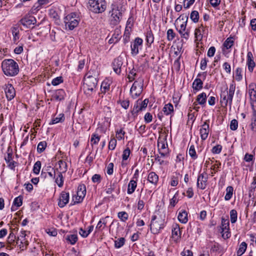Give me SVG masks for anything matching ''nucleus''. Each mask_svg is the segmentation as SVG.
<instances>
[{
    "mask_svg": "<svg viewBox=\"0 0 256 256\" xmlns=\"http://www.w3.org/2000/svg\"><path fill=\"white\" fill-rule=\"evenodd\" d=\"M110 89V84L107 82H103L101 85V90L102 92H106Z\"/></svg>",
    "mask_w": 256,
    "mask_h": 256,
    "instance_id": "60",
    "label": "nucleus"
},
{
    "mask_svg": "<svg viewBox=\"0 0 256 256\" xmlns=\"http://www.w3.org/2000/svg\"><path fill=\"white\" fill-rule=\"evenodd\" d=\"M1 66L4 73L7 76H15L19 72L18 64L12 59L4 60Z\"/></svg>",
    "mask_w": 256,
    "mask_h": 256,
    "instance_id": "2",
    "label": "nucleus"
},
{
    "mask_svg": "<svg viewBox=\"0 0 256 256\" xmlns=\"http://www.w3.org/2000/svg\"><path fill=\"white\" fill-rule=\"evenodd\" d=\"M86 194V188L84 184H80L78 188L76 201L74 202L75 203H79L82 201L84 197Z\"/></svg>",
    "mask_w": 256,
    "mask_h": 256,
    "instance_id": "14",
    "label": "nucleus"
},
{
    "mask_svg": "<svg viewBox=\"0 0 256 256\" xmlns=\"http://www.w3.org/2000/svg\"><path fill=\"white\" fill-rule=\"evenodd\" d=\"M5 93L6 97L8 100H10L14 98L16 96V92L14 86L12 84H8L5 85Z\"/></svg>",
    "mask_w": 256,
    "mask_h": 256,
    "instance_id": "15",
    "label": "nucleus"
},
{
    "mask_svg": "<svg viewBox=\"0 0 256 256\" xmlns=\"http://www.w3.org/2000/svg\"><path fill=\"white\" fill-rule=\"evenodd\" d=\"M114 164L110 162L108 164L107 166L106 172L108 174L111 175L113 173Z\"/></svg>",
    "mask_w": 256,
    "mask_h": 256,
    "instance_id": "61",
    "label": "nucleus"
},
{
    "mask_svg": "<svg viewBox=\"0 0 256 256\" xmlns=\"http://www.w3.org/2000/svg\"><path fill=\"white\" fill-rule=\"evenodd\" d=\"M36 22V18L31 16H26L20 20V23L26 28H30L31 25L34 24Z\"/></svg>",
    "mask_w": 256,
    "mask_h": 256,
    "instance_id": "17",
    "label": "nucleus"
},
{
    "mask_svg": "<svg viewBox=\"0 0 256 256\" xmlns=\"http://www.w3.org/2000/svg\"><path fill=\"white\" fill-rule=\"evenodd\" d=\"M56 170L58 172L56 178L55 177V182L58 184V187L61 188L64 184V178L61 172H59L58 168H56Z\"/></svg>",
    "mask_w": 256,
    "mask_h": 256,
    "instance_id": "25",
    "label": "nucleus"
},
{
    "mask_svg": "<svg viewBox=\"0 0 256 256\" xmlns=\"http://www.w3.org/2000/svg\"><path fill=\"white\" fill-rule=\"evenodd\" d=\"M125 242V239L124 238H118L114 242V246L116 248H120L122 247Z\"/></svg>",
    "mask_w": 256,
    "mask_h": 256,
    "instance_id": "44",
    "label": "nucleus"
},
{
    "mask_svg": "<svg viewBox=\"0 0 256 256\" xmlns=\"http://www.w3.org/2000/svg\"><path fill=\"white\" fill-rule=\"evenodd\" d=\"M180 20L183 22L182 23L180 24V28L179 29L177 28L178 32H182V30H186V27L188 20V15L184 14H181L179 18L176 19V22H178V21H180Z\"/></svg>",
    "mask_w": 256,
    "mask_h": 256,
    "instance_id": "19",
    "label": "nucleus"
},
{
    "mask_svg": "<svg viewBox=\"0 0 256 256\" xmlns=\"http://www.w3.org/2000/svg\"><path fill=\"white\" fill-rule=\"evenodd\" d=\"M158 148L159 154L162 158L169 156V148L166 141V136L164 138L159 136L158 140Z\"/></svg>",
    "mask_w": 256,
    "mask_h": 256,
    "instance_id": "6",
    "label": "nucleus"
},
{
    "mask_svg": "<svg viewBox=\"0 0 256 256\" xmlns=\"http://www.w3.org/2000/svg\"><path fill=\"white\" fill-rule=\"evenodd\" d=\"M146 40L147 42L150 44L154 42V37L151 30L147 32L146 34Z\"/></svg>",
    "mask_w": 256,
    "mask_h": 256,
    "instance_id": "43",
    "label": "nucleus"
},
{
    "mask_svg": "<svg viewBox=\"0 0 256 256\" xmlns=\"http://www.w3.org/2000/svg\"><path fill=\"white\" fill-rule=\"evenodd\" d=\"M238 213L236 210H232L230 211V218L232 224H234L236 222Z\"/></svg>",
    "mask_w": 256,
    "mask_h": 256,
    "instance_id": "41",
    "label": "nucleus"
},
{
    "mask_svg": "<svg viewBox=\"0 0 256 256\" xmlns=\"http://www.w3.org/2000/svg\"><path fill=\"white\" fill-rule=\"evenodd\" d=\"M100 140V136L96 134H93L90 138L92 145L98 144Z\"/></svg>",
    "mask_w": 256,
    "mask_h": 256,
    "instance_id": "47",
    "label": "nucleus"
},
{
    "mask_svg": "<svg viewBox=\"0 0 256 256\" xmlns=\"http://www.w3.org/2000/svg\"><path fill=\"white\" fill-rule=\"evenodd\" d=\"M195 0H184V8H188L190 7L194 2Z\"/></svg>",
    "mask_w": 256,
    "mask_h": 256,
    "instance_id": "62",
    "label": "nucleus"
},
{
    "mask_svg": "<svg viewBox=\"0 0 256 256\" xmlns=\"http://www.w3.org/2000/svg\"><path fill=\"white\" fill-rule=\"evenodd\" d=\"M178 220L183 224H186L188 220V214L186 210L180 212L178 215Z\"/></svg>",
    "mask_w": 256,
    "mask_h": 256,
    "instance_id": "30",
    "label": "nucleus"
},
{
    "mask_svg": "<svg viewBox=\"0 0 256 256\" xmlns=\"http://www.w3.org/2000/svg\"><path fill=\"white\" fill-rule=\"evenodd\" d=\"M247 248V244L245 242H242L239 246L238 250L237 251L238 256H241L246 250Z\"/></svg>",
    "mask_w": 256,
    "mask_h": 256,
    "instance_id": "37",
    "label": "nucleus"
},
{
    "mask_svg": "<svg viewBox=\"0 0 256 256\" xmlns=\"http://www.w3.org/2000/svg\"><path fill=\"white\" fill-rule=\"evenodd\" d=\"M16 244H18L20 248H23L24 245L25 244L26 246L28 245V242L26 240L25 238H22L20 236L18 238V240L16 241Z\"/></svg>",
    "mask_w": 256,
    "mask_h": 256,
    "instance_id": "38",
    "label": "nucleus"
},
{
    "mask_svg": "<svg viewBox=\"0 0 256 256\" xmlns=\"http://www.w3.org/2000/svg\"><path fill=\"white\" fill-rule=\"evenodd\" d=\"M88 8L96 14L103 12L106 9L104 0H88Z\"/></svg>",
    "mask_w": 256,
    "mask_h": 256,
    "instance_id": "5",
    "label": "nucleus"
},
{
    "mask_svg": "<svg viewBox=\"0 0 256 256\" xmlns=\"http://www.w3.org/2000/svg\"><path fill=\"white\" fill-rule=\"evenodd\" d=\"M47 146V143L46 141H42L38 143L37 146V151L39 154L42 152Z\"/></svg>",
    "mask_w": 256,
    "mask_h": 256,
    "instance_id": "39",
    "label": "nucleus"
},
{
    "mask_svg": "<svg viewBox=\"0 0 256 256\" xmlns=\"http://www.w3.org/2000/svg\"><path fill=\"white\" fill-rule=\"evenodd\" d=\"M248 92L250 100L254 102H256V90L254 88H250Z\"/></svg>",
    "mask_w": 256,
    "mask_h": 256,
    "instance_id": "51",
    "label": "nucleus"
},
{
    "mask_svg": "<svg viewBox=\"0 0 256 256\" xmlns=\"http://www.w3.org/2000/svg\"><path fill=\"white\" fill-rule=\"evenodd\" d=\"M252 116L251 118L250 128L254 132H256V106L252 105Z\"/></svg>",
    "mask_w": 256,
    "mask_h": 256,
    "instance_id": "22",
    "label": "nucleus"
},
{
    "mask_svg": "<svg viewBox=\"0 0 256 256\" xmlns=\"http://www.w3.org/2000/svg\"><path fill=\"white\" fill-rule=\"evenodd\" d=\"M148 102V99H145L143 101L140 99L138 100L134 104L133 110L131 111L132 116L134 118L136 117L138 112L146 108Z\"/></svg>",
    "mask_w": 256,
    "mask_h": 256,
    "instance_id": "10",
    "label": "nucleus"
},
{
    "mask_svg": "<svg viewBox=\"0 0 256 256\" xmlns=\"http://www.w3.org/2000/svg\"><path fill=\"white\" fill-rule=\"evenodd\" d=\"M175 36V33L172 29H169L167 31V38L168 40H172Z\"/></svg>",
    "mask_w": 256,
    "mask_h": 256,
    "instance_id": "56",
    "label": "nucleus"
},
{
    "mask_svg": "<svg viewBox=\"0 0 256 256\" xmlns=\"http://www.w3.org/2000/svg\"><path fill=\"white\" fill-rule=\"evenodd\" d=\"M246 65L249 72H252L256 66V64L254 60L253 55L251 52H248L247 54Z\"/></svg>",
    "mask_w": 256,
    "mask_h": 256,
    "instance_id": "20",
    "label": "nucleus"
},
{
    "mask_svg": "<svg viewBox=\"0 0 256 256\" xmlns=\"http://www.w3.org/2000/svg\"><path fill=\"white\" fill-rule=\"evenodd\" d=\"M216 52V48L214 46H211L208 50L207 55L209 57L213 56Z\"/></svg>",
    "mask_w": 256,
    "mask_h": 256,
    "instance_id": "64",
    "label": "nucleus"
},
{
    "mask_svg": "<svg viewBox=\"0 0 256 256\" xmlns=\"http://www.w3.org/2000/svg\"><path fill=\"white\" fill-rule=\"evenodd\" d=\"M190 19L194 22H197L199 20V14L196 10H193L190 14Z\"/></svg>",
    "mask_w": 256,
    "mask_h": 256,
    "instance_id": "42",
    "label": "nucleus"
},
{
    "mask_svg": "<svg viewBox=\"0 0 256 256\" xmlns=\"http://www.w3.org/2000/svg\"><path fill=\"white\" fill-rule=\"evenodd\" d=\"M109 220H111V218L109 216L101 218L97 224L96 229L98 231H102L106 226L108 221Z\"/></svg>",
    "mask_w": 256,
    "mask_h": 256,
    "instance_id": "21",
    "label": "nucleus"
},
{
    "mask_svg": "<svg viewBox=\"0 0 256 256\" xmlns=\"http://www.w3.org/2000/svg\"><path fill=\"white\" fill-rule=\"evenodd\" d=\"M118 217L122 221L126 222L128 218V214L125 212H120L118 213Z\"/></svg>",
    "mask_w": 256,
    "mask_h": 256,
    "instance_id": "49",
    "label": "nucleus"
},
{
    "mask_svg": "<svg viewBox=\"0 0 256 256\" xmlns=\"http://www.w3.org/2000/svg\"><path fill=\"white\" fill-rule=\"evenodd\" d=\"M137 186V183L136 182V180H132L128 184V194H132L136 188Z\"/></svg>",
    "mask_w": 256,
    "mask_h": 256,
    "instance_id": "28",
    "label": "nucleus"
},
{
    "mask_svg": "<svg viewBox=\"0 0 256 256\" xmlns=\"http://www.w3.org/2000/svg\"><path fill=\"white\" fill-rule=\"evenodd\" d=\"M229 226V220L228 219H226L224 218H222L221 226L220 227L222 230L221 232L222 233L225 230H230Z\"/></svg>",
    "mask_w": 256,
    "mask_h": 256,
    "instance_id": "26",
    "label": "nucleus"
},
{
    "mask_svg": "<svg viewBox=\"0 0 256 256\" xmlns=\"http://www.w3.org/2000/svg\"><path fill=\"white\" fill-rule=\"evenodd\" d=\"M92 181L94 182L100 183L101 181V176L98 174H95L92 177Z\"/></svg>",
    "mask_w": 256,
    "mask_h": 256,
    "instance_id": "63",
    "label": "nucleus"
},
{
    "mask_svg": "<svg viewBox=\"0 0 256 256\" xmlns=\"http://www.w3.org/2000/svg\"><path fill=\"white\" fill-rule=\"evenodd\" d=\"M202 81L198 78L194 80L192 83V88L196 90H200L202 88Z\"/></svg>",
    "mask_w": 256,
    "mask_h": 256,
    "instance_id": "27",
    "label": "nucleus"
},
{
    "mask_svg": "<svg viewBox=\"0 0 256 256\" xmlns=\"http://www.w3.org/2000/svg\"><path fill=\"white\" fill-rule=\"evenodd\" d=\"M143 40L141 38H136L133 42L131 44V54L135 56L138 53L139 48L142 46Z\"/></svg>",
    "mask_w": 256,
    "mask_h": 256,
    "instance_id": "11",
    "label": "nucleus"
},
{
    "mask_svg": "<svg viewBox=\"0 0 256 256\" xmlns=\"http://www.w3.org/2000/svg\"><path fill=\"white\" fill-rule=\"evenodd\" d=\"M208 178V176L206 173L200 174L197 179V186L201 190H204L206 186V182Z\"/></svg>",
    "mask_w": 256,
    "mask_h": 256,
    "instance_id": "12",
    "label": "nucleus"
},
{
    "mask_svg": "<svg viewBox=\"0 0 256 256\" xmlns=\"http://www.w3.org/2000/svg\"><path fill=\"white\" fill-rule=\"evenodd\" d=\"M4 159L7 164H8V162L12 160V150H10L9 149L8 150L7 156H5Z\"/></svg>",
    "mask_w": 256,
    "mask_h": 256,
    "instance_id": "59",
    "label": "nucleus"
},
{
    "mask_svg": "<svg viewBox=\"0 0 256 256\" xmlns=\"http://www.w3.org/2000/svg\"><path fill=\"white\" fill-rule=\"evenodd\" d=\"M236 90V84L233 80L230 86V88L228 90V88L222 92L220 94V102L224 104V106H226L228 104L231 106L232 104V98Z\"/></svg>",
    "mask_w": 256,
    "mask_h": 256,
    "instance_id": "3",
    "label": "nucleus"
},
{
    "mask_svg": "<svg viewBox=\"0 0 256 256\" xmlns=\"http://www.w3.org/2000/svg\"><path fill=\"white\" fill-rule=\"evenodd\" d=\"M234 188L232 186H228L226 188V194L224 196L226 200H230L233 194Z\"/></svg>",
    "mask_w": 256,
    "mask_h": 256,
    "instance_id": "36",
    "label": "nucleus"
},
{
    "mask_svg": "<svg viewBox=\"0 0 256 256\" xmlns=\"http://www.w3.org/2000/svg\"><path fill=\"white\" fill-rule=\"evenodd\" d=\"M63 82V78L62 76H58L52 80V84L53 86H57Z\"/></svg>",
    "mask_w": 256,
    "mask_h": 256,
    "instance_id": "52",
    "label": "nucleus"
},
{
    "mask_svg": "<svg viewBox=\"0 0 256 256\" xmlns=\"http://www.w3.org/2000/svg\"><path fill=\"white\" fill-rule=\"evenodd\" d=\"M78 236L76 234H68L66 236V240L71 244H74L78 241Z\"/></svg>",
    "mask_w": 256,
    "mask_h": 256,
    "instance_id": "31",
    "label": "nucleus"
},
{
    "mask_svg": "<svg viewBox=\"0 0 256 256\" xmlns=\"http://www.w3.org/2000/svg\"><path fill=\"white\" fill-rule=\"evenodd\" d=\"M58 164L59 166L58 170H60L59 172L62 174L66 172L68 170V166L66 162L62 160H60L58 162Z\"/></svg>",
    "mask_w": 256,
    "mask_h": 256,
    "instance_id": "32",
    "label": "nucleus"
},
{
    "mask_svg": "<svg viewBox=\"0 0 256 256\" xmlns=\"http://www.w3.org/2000/svg\"><path fill=\"white\" fill-rule=\"evenodd\" d=\"M188 154L193 160H196L198 156L196 155V152L194 145H191L190 146L188 150Z\"/></svg>",
    "mask_w": 256,
    "mask_h": 256,
    "instance_id": "40",
    "label": "nucleus"
},
{
    "mask_svg": "<svg viewBox=\"0 0 256 256\" xmlns=\"http://www.w3.org/2000/svg\"><path fill=\"white\" fill-rule=\"evenodd\" d=\"M65 25L70 30H72L76 27L79 23L78 18L76 13H72L66 16L64 18Z\"/></svg>",
    "mask_w": 256,
    "mask_h": 256,
    "instance_id": "9",
    "label": "nucleus"
},
{
    "mask_svg": "<svg viewBox=\"0 0 256 256\" xmlns=\"http://www.w3.org/2000/svg\"><path fill=\"white\" fill-rule=\"evenodd\" d=\"M116 146V140L115 138L110 140L108 144V148L110 150H114Z\"/></svg>",
    "mask_w": 256,
    "mask_h": 256,
    "instance_id": "53",
    "label": "nucleus"
},
{
    "mask_svg": "<svg viewBox=\"0 0 256 256\" xmlns=\"http://www.w3.org/2000/svg\"><path fill=\"white\" fill-rule=\"evenodd\" d=\"M122 6L116 3H114L111 5V13L110 23L112 25L118 24L122 18Z\"/></svg>",
    "mask_w": 256,
    "mask_h": 256,
    "instance_id": "4",
    "label": "nucleus"
},
{
    "mask_svg": "<svg viewBox=\"0 0 256 256\" xmlns=\"http://www.w3.org/2000/svg\"><path fill=\"white\" fill-rule=\"evenodd\" d=\"M164 226V220L161 218H158L156 216H153L150 224V230L152 233L157 234Z\"/></svg>",
    "mask_w": 256,
    "mask_h": 256,
    "instance_id": "7",
    "label": "nucleus"
},
{
    "mask_svg": "<svg viewBox=\"0 0 256 256\" xmlns=\"http://www.w3.org/2000/svg\"><path fill=\"white\" fill-rule=\"evenodd\" d=\"M234 44L233 37L230 36L226 39L223 44V46L226 49L231 48Z\"/></svg>",
    "mask_w": 256,
    "mask_h": 256,
    "instance_id": "35",
    "label": "nucleus"
},
{
    "mask_svg": "<svg viewBox=\"0 0 256 256\" xmlns=\"http://www.w3.org/2000/svg\"><path fill=\"white\" fill-rule=\"evenodd\" d=\"M230 128L231 130H236L238 126V121L235 119L232 120V121L230 122Z\"/></svg>",
    "mask_w": 256,
    "mask_h": 256,
    "instance_id": "58",
    "label": "nucleus"
},
{
    "mask_svg": "<svg viewBox=\"0 0 256 256\" xmlns=\"http://www.w3.org/2000/svg\"><path fill=\"white\" fill-rule=\"evenodd\" d=\"M64 114H60L58 117L54 118L50 124H56L60 122H62L64 120Z\"/></svg>",
    "mask_w": 256,
    "mask_h": 256,
    "instance_id": "45",
    "label": "nucleus"
},
{
    "mask_svg": "<svg viewBox=\"0 0 256 256\" xmlns=\"http://www.w3.org/2000/svg\"><path fill=\"white\" fill-rule=\"evenodd\" d=\"M179 33L182 38H184L186 40L188 39L190 36V30L188 29H186V30H182V32Z\"/></svg>",
    "mask_w": 256,
    "mask_h": 256,
    "instance_id": "50",
    "label": "nucleus"
},
{
    "mask_svg": "<svg viewBox=\"0 0 256 256\" xmlns=\"http://www.w3.org/2000/svg\"><path fill=\"white\" fill-rule=\"evenodd\" d=\"M65 92L63 90H57L55 94L52 96V99L58 101H60L64 98Z\"/></svg>",
    "mask_w": 256,
    "mask_h": 256,
    "instance_id": "23",
    "label": "nucleus"
},
{
    "mask_svg": "<svg viewBox=\"0 0 256 256\" xmlns=\"http://www.w3.org/2000/svg\"><path fill=\"white\" fill-rule=\"evenodd\" d=\"M144 80L138 78L133 84L130 90V94L133 98H137L142 94L143 90Z\"/></svg>",
    "mask_w": 256,
    "mask_h": 256,
    "instance_id": "8",
    "label": "nucleus"
},
{
    "mask_svg": "<svg viewBox=\"0 0 256 256\" xmlns=\"http://www.w3.org/2000/svg\"><path fill=\"white\" fill-rule=\"evenodd\" d=\"M98 80L96 76L91 74L88 72L84 78V91L88 96H90L96 92Z\"/></svg>",
    "mask_w": 256,
    "mask_h": 256,
    "instance_id": "1",
    "label": "nucleus"
},
{
    "mask_svg": "<svg viewBox=\"0 0 256 256\" xmlns=\"http://www.w3.org/2000/svg\"><path fill=\"white\" fill-rule=\"evenodd\" d=\"M69 201V193L62 192L60 196L58 205L60 208L64 207Z\"/></svg>",
    "mask_w": 256,
    "mask_h": 256,
    "instance_id": "16",
    "label": "nucleus"
},
{
    "mask_svg": "<svg viewBox=\"0 0 256 256\" xmlns=\"http://www.w3.org/2000/svg\"><path fill=\"white\" fill-rule=\"evenodd\" d=\"M41 168V162L39 160L37 161L34 164L33 172L36 174H38Z\"/></svg>",
    "mask_w": 256,
    "mask_h": 256,
    "instance_id": "46",
    "label": "nucleus"
},
{
    "mask_svg": "<svg viewBox=\"0 0 256 256\" xmlns=\"http://www.w3.org/2000/svg\"><path fill=\"white\" fill-rule=\"evenodd\" d=\"M22 197L21 196H18L14 198L13 204L17 207H20L22 206Z\"/></svg>",
    "mask_w": 256,
    "mask_h": 256,
    "instance_id": "48",
    "label": "nucleus"
},
{
    "mask_svg": "<svg viewBox=\"0 0 256 256\" xmlns=\"http://www.w3.org/2000/svg\"><path fill=\"white\" fill-rule=\"evenodd\" d=\"M172 236L173 238L176 236V240L180 238L181 236V232L180 230V226L178 224H174L172 226Z\"/></svg>",
    "mask_w": 256,
    "mask_h": 256,
    "instance_id": "24",
    "label": "nucleus"
},
{
    "mask_svg": "<svg viewBox=\"0 0 256 256\" xmlns=\"http://www.w3.org/2000/svg\"><path fill=\"white\" fill-rule=\"evenodd\" d=\"M162 111L166 115L170 114L174 111V106L170 103H168L164 105Z\"/></svg>",
    "mask_w": 256,
    "mask_h": 256,
    "instance_id": "33",
    "label": "nucleus"
},
{
    "mask_svg": "<svg viewBox=\"0 0 256 256\" xmlns=\"http://www.w3.org/2000/svg\"><path fill=\"white\" fill-rule=\"evenodd\" d=\"M206 94L205 92H202L198 96L196 101L200 105L204 104L206 102Z\"/></svg>",
    "mask_w": 256,
    "mask_h": 256,
    "instance_id": "34",
    "label": "nucleus"
},
{
    "mask_svg": "<svg viewBox=\"0 0 256 256\" xmlns=\"http://www.w3.org/2000/svg\"><path fill=\"white\" fill-rule=\"evenodd\" d=\"M222 146L220 144H218L214 146L212 150V152L213 154H218L221 152Z\"/></svg>",
    "mask_w": 256,
    "mask_h": 256,
    "instance_id": "57",
    "label": "nucleus"
},
{
    "mask_svg": "<svg viewBox=\"0 0 256 256\" xmlns=\"http://www.w3.org/2000/svg\"><path fill=\"white\" fill-rule=\"evenodd\" d=\"M242 68H238L236 70V80L238 81H240L242 79Z\"/></svg>",
    "mask_w": 256,
    "mask_h": 256,
    "instance_id": "54",
    "label": "nucleus"
},
{
    "mask_svg": "<svg viewBox=\"0 0 256 256\" xmlns=\"http://www.w3.org/2000/svg\"><path fill=\"white\" fill-rule=\"evenodd\" d=\"M130 153V149L129 148H127L126 149H125L123 152V154H122V160H126L129 157Z\"/></svg>",
    "mask_w": 256,
    "mask_h": 256,
    "instance_id": "55",
    "label": "nucleus"
},
{
    "mask_svg": "<svg viewBox=\"0 0 256 256\" xmlns=\"http://www.w3.org/2000/svg\"><path fill=\"white\" fill-rule=\"evenodd\" d=\"M123 62L122 57H118L114 59L112 62V68L114 72L117 74H120L121 72V68L122 66Z\"/></svg>",
    "mask_w": 256,
    "mask_h": 256,
    "instance_id": "18",
    "label": "nucleus"
},
{
    "mask_svg": "<svg viewBox=\"0 0 256 256\" xmlns=\"http://www.w3.org/2000/svg\"><path fill=\"white\" fill-rule=\"evenodd\" d=\"M200 131L201 138L202 140H206L210 132L209 120H206L204 122Z\"/></svg>",
    "mask_w": 256,
    "mask_h": 256,
    "instance_id": "13",
    "label": "nucleus"
},
{
    "mask_svg": "<svg viewBox=\"0 0 256 256\" xmlns=\"http://www.w3.org/2000/svg\"><path fill=\"white\" fill-rule=\"evenodd\" d=\"M148 180L152 184H156L158 182V176L154 172H150L148 175Z\"/></svg>",
    "mask_w": 256,
    "mask_h": 256,
    "instance_id": "29",
    "label": "nucleus"
}]
</instances>
